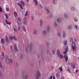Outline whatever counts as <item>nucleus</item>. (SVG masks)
Wrapping results in <instances>:
<instances>
[{
	"mask_svg": "<svg viewBox=\"0 0 79 79\" xmlns=\"http://www.w3.org/2000/svg\"><path fill=\"white\" fill-rule=\"evenodd\" d=\"M57 54L58 56H59L60 58L61 59L63 58V55L60 54V50H59V49L57 50Z\"/></svg>",
	"mask_w": 79,
	"mask_h": 79,
	"instance_id": "nucleus-3",
	"label": "nucleus"
},
{
	"mask_svg": "<svg viewBox=\"0 0 79 79\" xmlns=\"http://www.w3.org/2000/svg\"><path fill=\"white\" fill-rule=\"evenodd\" d=\"M28 12H27V11L25 14V16H28Z\"/></svg>",
	"mask_w": 79,
	"mask_h": 79,
	"instance_id": "nucleus-22",
	"label": "nucleus"
},
{
	"mask_svg": "<svg viewBox=\"0 0 79 79\" xmlns=\"http://www.w3.org/2000/svg\"><path fill=\"white\" fill-rule=\"evenodd\" d=\"M33 1H34V2H35V6H37L38 3L37 1V0H33Z\"/></svg>",
	"mask_w": 79,
	"mask_h": 79,
	"instance_id": "nucleus-8",
	"label": "nucleus"
},
{
	"mask_svg": "<svg viewBox=\"0 0 79 79\" xmlns=\"http://www.w3.org/2000/svg\"><path fill=\"white\" fill-rule=\"evenodd\" d=\"M3 55H4V52H3L2 54V55L3 56V58L4 57V56Z\"/></svg>",
	"mask_w": 79,
	"mask_h": 79,
	"instance_id": "nucleus-53",
	"label": "nucleus"
},
{
	"mask_svg": "<svg viewBox=\"0 0 79 79\" xmlns=\"http://www.w3.org/2000/svg\"><path fill=\"white\" fill-rule=\"evenodd\" d=\"M10 49L11 50L12 48V46H10Z\"/></svg>",
	"mask_w": 79,
	"mask_h": 79,
	"instance_id": "nucleus-55",
	"label": "nucleus"
},
{
	"mask_svg": "<svg viewBox=\"0 0 79 79\" xmlns=\"http://www.w3.org/2000/svg\"><path fill=\"white\" fill-rule=\"evenodd\" d=\"M14 15L15 17H16L17 16V13L16 12H15L14 13Z\"/></svg>",
	"mask_w": 79,
	"mask_h": 79,
	"instance_id": "nucleus-18",
	"label": "nucleus"
},
{
	"mask_svg": "<svg viewBox=\"0 0 79 79\" xmlns=\"http://www.w3.org/2000/svg\"><path fill=\"white\" fill-rule=\"evenodd\" d=\"M64 17L65 18H68V16H67V15H66V14H64Z\"/></svg>",
	"mask_w": 79,
	"mask_h": 79,
	"instance_id": "nucleus-31",
	"label": "nucleus"
},
{
	"mask_svg": "<svg viewBox=\"0 0 79 79\" xmlns=\"http://www.w3.org/2000/svg\"><path fill=\"white\" fill-rule=\"evenodd\" d=\"M0 67H1V68L2 67V63H0Z\"/></svg>",
	"mask_w": 79,
	"mask_h": 79,
	"instance_id": "nucleus-44",
	"label": "nucleus"
},
{
	"mask_svg": "<svg viewBox=\"0 0 79 79\" xmlns=\"http://www.w3.org/2000/svg\"><path fill=\"white\" fill-rule=\"evenodd\" d=\"M18 20L19 21H21V18L20 17H18Z\"/></svg>",
	"mask_w": 79,
	"mask_h": 79,
	"instance_id": "nucleus-32",
	"label": "nucleus"
},
{
	"mask_svg": "<svg viewBox=\"0 0 79 79\" xmlns=\"http://www.w3.org/2000/svg\"><path fill=\"white\" fill-rule=\"evenodd\" d=\"M0 12H2V8L0 7Z\"/></svg>",
	"mask_w": 79,
	"mask_h": 79,
	"instance_id": "nucleus-33",
	"label": "nucleus"
},
{
	"mask_svg": "<svg viewBox=\"0 0 79 79\" xmlns=\"http://www.w3.org/2000/svg\"><path fill=\"white\" fill-rule=\"evenodd\" d=\"M53 77V76L51 75L49 79H52V77Z\"/></svg>",
	"mask_w": 79,
	"mask_h": 79,
	"instance_id": "nucleus-40",
	"label": "nucleus"
},
{
	"mask_svg": "<svg viewBox=\"0 0 79 79\" xmlns=\"http://www.w3.org/2000/svg\"><path fill=\"white\" fill-rule=\"evenodd\" d=\"M74 42H76V40L74 39Z\"/></svg>",
	"mask_w": 79,
	"mask_h": 79,
	"instance_id": "nucleus-49",
	"label": "nucleus"
},
{
	"mask_svg": "<svg viewBox=\"0 0 79 79\" xmlns=\"http://www.w3.org/2000/svg\"><path fill=\"white\" fill-rule=\"evenodd\" d=\"M74 27L75 28H76V29H77V26H76V25H75Z\"/></svg>",
	"mask_w": 79,
	"mask_h": 79,
	"instance_id": "nucleus-35",
	"label": "nucleus"
},
{
	"mask_svg": "<svg viewBox=\"0 0 79 79\" xmlns=\"http://www.w3.org/2000/svg\"><path fill=\"white\" fill-rule=\"evenodd\" d=\"M5 16H6V19H8V15L6 14H4Z\"/></svg>",
	"mask_w": 79,
	"mask_h": 79,
	"instance_id": "nucleus-19",
	"label": "nucleus"
},
{
	"mask_svg": "<svg viewBox=\"0 0 79 79\" xmlns=\"http://www.w3.org/2000/svg\"><path fill=\"white\" fill-rule=\"evenodd\" d=\"M2 72H0V76H2Z\"/></svg>",
	"mask_w": 79,
	"mask_h": 79,
	"instance_id": "nucleus-45",
	"label": "nucleus"
},
{
	"mask_svg": "<svg viewBox=\"0 0 79 79\" xmlns=\"http://www.w3.org/2000/svg\"><path fill=\"white\" fill-rule=\"evenodd\" d=\"M40 26L41 27L42 26V20H40Z\"/></svg>",
	"mask_w": 79,
	"mask_h": 79,
	"instance_id": "nucleus-20",
	"label": "nucleus"
},
{
	"mask_svg": "<svg viewBox=\"0 0 79 79\" xmlns=\"http://www.w3.org/2000/svg\"><path fill=\"white\" fill-rule=\"evenodd\" d=\"M20 27H19V26L18 28V29L19 30H19H20Z\"/></svg>",
	"mask_w": 79,
	"mask_h": 79,
	"instance_id": "nucleus-43",
	"label": "nucleus"
},
{
	"mask_svg": "<svg viewBox=\"0 0 79 79\" xmlns=\"http://www.w3.org/2000/svg\"><path fill=\"white\" fill-rule=\"evenodd\" d=\"M43 34H44V35H45V34H47V32H46L45 31H43Z\"/></svg>",
	"mask_w": 79,
	"mask_h": 79,
	"instance_id": "nucleus-25",
	"label": "nucleus"
},
{
	"mask_svg": "<svg viewBox=\"0 0 79 79\" xmlns=\"http://www.w3.org/2000/svg\"><path fill=\"white\" fill-rule=\"evenodd\" d=\"M63 36L64 37H65V32H63Z\"/></svg>",
	"mask_w": 79,
	"mask_h": 79,
	"instance_id": "nucleus-26",
	"label": "nucleus"
},
{
	"mask_svg": "<svg viewBox=\"0 0 79 79\" xmlns=\"http://www.w3.org/2000/svg\"><path fill=\"white\" fill-rule=\"evenodd\" d=\"M71 9L72 11H73L75 10V8H74V7H72L71 8Z\"/></svg>",
	"mask_w": 79,
	"mask_h": 79,
	"instance_id": "nucleus-34",
	"label": "nucleus"
},
{
	"mask_svg": "<svg viewBox=\"0 0 79 79\" xmlns=\"http://www.w3.org/2000/svg\"><path fill=\"white\" fill-rule=\"evenodd\" d=\"M72 49L73 51H76V44L74 42H73L72 44Z\"/></svg>",
	"mask_w": 79,
	"mask_h": 79,
	"instance_id": "nucleus-2",
	"label": "nucleus"
},
{
	"mask_svg": "<svg viewBox=\"0 0 79 79\" xmlns=\"http://www.w3.org/2000/svg\"><path fill=\"white\" fill-rule=\"evenodd\" d=\"M52 78H53V79H55V76H53V77Z\"/></svg>",
	"mask_w": 79,
	"mask_h": 79,
	"instance_id": "nucleus-48",
	"label": "nucleus"
},
{
	"mask_svg": "<svg viewBox=\"0 0 79 79\" xmlns=\"http://www.w3.org/2000/svg\"><path fill=\"white\" fill-rule=\"evenodd\" d=\"M6 10L7 12H9V11L10 10V9L8 8H6Z\"/></svg>",
	"mask_w": 79,
	"mask_h": 79,
	"instance_id": "nucleus-27",
	"label": "nucleus"
},
{
	"mask_svg": "<svg viewBox=\"0 0 79 79\" xmlns=\"http://www.w3.org/2000/svg\"><path fill=\"white\" fill-rule=\"evenodd\" d=\"M67 51H65L63 53L64 54V55H66V53H67Z\"/></svg>",
	"mask_w": 79,
	"mask_h": 79,
	"instance_id": "nucleus-29",
	"label": "nucleus"
},
{
	"mask_svg": "<svg viewBox=\"0 0 79 79\" xmlns=\"http://www.w3.org/2000/svg\"><path fill=\"white\" fill-rule=\"evenodd\" d=\"M52 52V53L53 54H54V53H55V51H53Z\"/></svg>",
	"mask_w": 79,
	"mask_h": 79,
	"instance_id": "nucleus-47",
	"label": "nucleus"
},
{
	"mask_svg": "<svg viewBox=\"0 0 79 79\" xmlns=\"http://www.w3.org/2000/svg\"><path fill=\"white\" fill-rule=\"evenodd\" d=\"M23 23L24 24H26V19L25 18H24L23 19Z\"/></svg>",
	"mask_w": 79,
	"mask_h": 79,
	"instance_id": "nucleus-13",
	"label": "nucleus"
},
{
	"mask_svg": "<svg viewBox=\"0 0 79 79\" xmlns=\"http://www.w3.org/2000/svg\"><path fill=\"white\" fill-rule=\"evenodd\" d=\"M66 44H67V41L65 40L64 43V45H66Z\"/></svg>",
	"mask_w": 79,
	"mask_h": 79,
	"instance_id": "nucleus-21",
	"label": "nucleus"
},
{
	"mask_svg": "<svg viewBox=\"0 0 79 79\" xmlns=\"http://www.w3.org/2000/svg\"><path fill=\"white\" fill-rule=\"evenodd\" d=\"M74 19V21H75V22H77V20H76V19Z\"/></svg>",
	"mask_w": 79,
	"mask_h": 79,
	"instance_id": "nucleus-57",
	"label": "nucleus"
},
{
	"mask_svg": "<svg viewBox=\"0 0 79 79\" xmlns=\"http://www.w3.org/2000/svg\"><path fill=\"white\" fill-rule=\"evenodd\" d=\"M40 7H41V8H43V6H41V5H40Z\"/></svg>",
	"mask_w": 79,
	"mask_h": 79,
	"instance_id": "nucleus-59",
	"label": "nucleus"
},
{
	"mask_svg": "<svg viewBox=\"0 0 79 79\" xmlns=\"http://www.w3.org/2000/svg\"><path fill=\"white\" fill-rule=\"evenodd\" d=\"M58 69L60 70V71H63V68H62V67L59 68Z\"/></svg>",
	"mask_w": 79,
	"mask_h": 79,
	"instance_id": "nucleus-17",
	"label": "nucleus"
},
{
	"mask_svg": "<svg viewBox=\"0 0 79 79\" xmlns=\"http://www.w3.org/2000/svg\"><path fill=\"white\" fill-rule=\"evenodd\" d=\"M78 59L79 60V57L78 58Z\"/></svg>",
	"mask_w": 79,
	"mask_h": 79,
	"instance_id": "nucleus-63",
	"label": "nucleus"
},
{
	"mask_svg": "<svg viewBox=\"0 0 79 79\" xmlns=\"http://www.w3.org/2000/svg\"><path fill=\"white\" fill-rule=\"evenodd\" d=\"M68 47H67L66 48V49H65V51H67L68 52Z\"/></svg>",
	"mask_w": 79,
	"mask_h": 79,
	"instance_id": "nucleus-39",
	"label": "nucleus"
},
{
	"mask_svg": "<svg viewBox=\"0 0 79 79\" xmlns=\"http://www.w3.org/2000/svg\"><path fill=\"white\" fill-rule=\"evenodd\" d=\"M17 23L18 24V25L19 26V23L18 22V21H17Z\"/></svg>",
	"mask_w": 79,
	"mask_h": 79,
	"instance_id": "nucleus-56",
	"label": "nucleus"
},
{
	"mask_svg": "<svg viewBox=\"0 0 79 79\" xmlns=\"http://www.w3.org/2000/svg\"><path fill=\"white\" fill-rule=\"evenodd\" d=\"M1 22V20H0V22Z\"/></svg>",
	"mask_w": 79,
	"mask_h": 79,
	"instance_id": "nucleus-64",
	"label": "nucleus"
},
{
	"mask_svg": "<svg viewBox=\"0 0 79 79\" xmlns=\"http://www.w3.org/2000/svg\"><path fill=\"white\" fill-rule=\"evenodd\" d=\"M5 21L6 22V23L7 24H8L9 25H10L11 24V23L10 22H8V20H5Z\"/></svg>",
	"mask_w": 79,
	"mask_h": 79,
	"instance_id": "nucleus-6",
	"label": "nucleus"
},
{
	"mask_svg": "<svg viewBox=\"0 0 79 79\" xmlns=\"http://www.w3.org/2000/svg\"><path fill=\"white\" fill-rule=\"evenodd\" d=\"M56 77H59L60 76V74H59V73H56Z\"/></svg>",
	"mask_w": 79,
	"mask_h": 79,
	"instance_id": "nucleus-14",
	"label": "nucleus"
},
{
	"mask_svg": "<svg viewBox=\"0 0 79 79\" xmlns=\"http://www.w3.org/2000/svg\"><path fill=\"white\" fill-rule=\"evenodd\" d=\"M68 28L69 29H72V26H69L68 27Z\"/></svg>",
	"mask_w": 79,
	"mask_h": 79,
	"instance_id": "nucleus-28",
	"label": "nucleus"
},
{
	"mask_svg": "<svg viewBox=\"0 0 79 79\" xmlns=\"http://www.w3.org/2000/svg\"><path fill=\"white\" fill-rule=\"evenodd\" d=\"M30 49H31V48H32V44H31L30 45Z\"/></svg>",
	"mask_w": 79,
	"mask_h": 79,
	"instance_id": "nucleus-41",
	"label": "nucleus"
},
{
	"mask_svg": "<svg viewBox=\"0 0 79 79\" xmlns=\"http://www.w3.org/2000/svg\"><path fill=\"white\" fill-rule=\"evenodd\" d=\"M70 42H73V38H70Z\"/></svg>",
	"mask_w": 79,
	"mask_h": 79,
	"instance_id": "nucleus-24",
	"label": "nucleus"
},
{
	"mask_svg": "<svg viewBox=\"0 0 79 79\" xmlns=\"http://www.w3.org/2000/svg\"><path fill=\"white\" fill-rule=\"evenodd\" d=\"M1 41L2 44L3 45V44H4V42H5V41L4 40V39H2L1 40Z\"/></svg>",
	"mask_w": 79,
	"mask_h": 79,
	"instance_id": "nucleus-16",
	"label": "nucleus"
},
{
	"mask_svg": "<svg viewBox=\"0 0 79 79\" xmlns=\"http://www.w3.org/2000/svg\"><path fill=\"white\" fill-rule=\"evenodd\" d=\"M5 41L7 43H8L9 42L8 39V37H7V36H6L5 37Z\"/></svg>",
	"mask_w": 79,
	"mask_h": 79,
	"instance_id": "nucleus-10",
	"label": "nucleus"
},
{
	"mask_svg": "<svg viewBox=\"0 0 79 79\" xmlns=\"http://www.w3.org/2000/svg\"><path fill=\"white\" fill-rule=\"evenodd\" d=\"M18 5H19L21 8L22 10H23V6H22V5L20 4V3H18Z\"/></svg>",
	"mask_w": 79,
	"mask_h": 79,
	"instance_id": "nucleus-9",
	"label": "nucleus"
},
{
	"mask_svg": "<svg viewBox=\"0 0 79 79\" xmlns=\"http://www.w3.org/2000/svg\"><path fill=\"white\" fill-rule=\"evenodd\" d=\"M62 79H64V77H62Z\"/></svg>",
	"mask_w": 79,
	"mask_h": 79,
	"instance_id": "nucleus-58",
	"label": "nucleus"
},
{
	"mask_svg": "<svg viewBox=\"0 0 79 79\" xmlns=\"http://www.w3.org/2000/svg\"><path fill=\"white\" fill-rule=\"evenodd\" d=\"M71 65L72 67L73 68H75V65L74 63H71Z\"/></svg>",
	"mask_w": 79,
	"mask_h": 79,
	"instance_id": "nucleus-11",
	"label": "nucleus"
},
{
	"mask_svg": "<svg viewBox=\"0 0 79 79\" xmlns=\"http://www.w3.org/2000/svg\"><path fill=\"white\" fill-rule=\"evenodd\" d=\"M68 69H67V71L68 72H69V73H71V71H70V70H69V68L68 67Z\"/></svg>",
	"mask_w": 79,
	"mask_h": 79,
	"instance_id": "nucleus-30",
	"label": "nucleus"
},
{
	"mask_svg": "<svg viewBox=\"0 0 79 79\" xmlns=\"http://www.w3.org/2000/svg\"><path fill=\"white\" fill-rule=\"evenodd\" d=\"M15 50L16 52H18V49H17V47H16V44H15Z\"/></svg>",
	"mask_w": 79,
	"mask_h": 79,
	"instance_id": "nucleus-12",
	"label": "nucleus"
},
{
	"mask_svg": "<svg viewBox=\"0 0 79 79\" xmlns=\"http://www.w3.org/2000/svg\"><path fill=\"white\" fill-rule=\"evenodd\" d=\"M46 10L47 11L48 13H49V12H50V11L48 10V9H46Z\"/></svg>",
	"mask_w": 79,
	"mask_h": 79,
	"instance_id": "nucleus-37",
	"label": "nucleus"
},
{
	"mask_svg": "<svg viewBox=\"0 0 79 79\" xmlns=\"http://www.w3.org/2000/svg\"><path fill=\"white\" fill-rule=\"evenodd\" d=\"M27 77V75L25 76V77Z\"/></svg>",
	"mask_w": 79,
	"mask_h": 79,
	"instance_id": "nucleus-62",
	"label": "nucleus"
},
{
	"mask_svg": "<svg viewBox=\"0 0 79 79\" xmlns=\"http://www.w3.org/2000/svg\"><path fill=\"white\" fill-rule=\"evenodd\" d=\"M77 71H78V70H77V69L76 70V73H77Z\"/></svg>",
	"mask_w": 79,
	"mask_h": 79,
	"instance_id": "nucleus-54",
	"label": "nucleus"
},
{
	"mask_svg": "<svg viewBox=\"0 0 79 79\" xmlns=\"http://www.w3.org/2000/svg\"><path fill=\"white\" fill-rule=\"evenodd\" d=\"M23 30L24 31H25V32H26V28H25V27H23L22 28Z\"/></svg>",
	"mask_w": 79,
	"mask_h": 79,
	"instance_id": "nucleus-23",
	"label": "nucleus"
},
{
	"mask_svg": "<svg viewBox=\"0 0 79 79\" xmlns=\"http://www.w3.org/2000/svg\"><path fill=\"white\" fill-rule=\"evenodd\" d=\"M59 36V37H61V35L60 34V33H58L57 34Z\"/></svg>",
	"mask_w": 79,
	"mask_h": 79,
	"instance_id": "nucleus-38",
	"label": "nucleus"
},
{
	"mask_svg": "<svg viewBox=\"0 0 79 79\" xmlns=\"http://www.w3.org/2000/svg\"><path fill=\"white\" fill-rule=\"evenodd\" d=\"M31 19L32 20H34V17L32 16L31 17Z\"/></svg>",
	"mask_w": 79,
	"mask_h": 79,
	"instance_id": "nucleus-51",
	"label": "nucleus"
},
{
	"mask_svg": "<svg viewBox=\"0 0 79 79\" xmlns=\"http://www.w3.org/2000/svg\"><path fill=\"white\" fill-rule=\"evenodd\" d=\"M27 1V2H29V0H26Z\"/></svg>",
	"mask_w": 79,
	"mask_h": 79,
	"instance_id": "nucleus-61",
	"label": "nucleus"
},
{
	"mask_svg": "<svg viewBox=\"0 0 79 79\" xmlns=\"http://www.w3.org/2000/svg\"><path fill=\"white\" fill-rule=\"evenodd\" d=\"M64 58H65V61H67L68 60V56H66V55H64Z\"/></svg>",
	"mask_w": 79,
	"mask_h": 79,
	"instance_id": "nucleus-7",
	"label": "nucleus"
},
{
	"mask_svg": "<svg viewBox=\"0 0 79 79\" xmlns=\"http://www.w3.org/2000/svg\"><path fill=\"white\" fill-rule=\"evenodd\" d=\"M71 65V64L70 63L68 62V65Z\"/></svg>",
	"mask_w": 79,
	"mask_h": 79,
	"instance_id": "nucleus-50",
	"label": "nucleus"
},
{
	"mask_svg": "<svg viewBox=\"0 0 79 79\" xmlns=\"http://www.w3.org/2000/svg\"><path fill=\"white\" fill-rule=\"evenodd\" d=\"M57 23H59V22H60V19H57Z\"/></svg>",
	"mask_w": 79,
	"mask_h": 79,
	"instance_id": "nucleus-42",
	"label": "nucleus"
},
{
	"mask_svg": "<svg viewBox=\"0 0 79 79\" xmlns=\"http://www.w3.org/2000/svg\"><path fill=\"white\" fill-rule=\"evenodd\" d=\"M9 39H11V40H12L13 39H14V40H16V37H15V36L10 37Z\"/></svg>",
	"mask_w": 79,
	"mask_h": 79,
	"instance_id": "nucleus-5",
	"label": "nucleus"
},
{
	"mask_svg": "<svg viewBox=\"0 0 79 79\" xmlns=\"http://www.w3.org/2000/svg\"><path fill=\"white\" fill-rule=\"evenodd\" d=\"M40 76V72L39 71H37L36 73V75L35 79H39V77Z\"/></svg>",
	"mask_w": 79,
	"mask_h": 79,
	"instance_id": "nucleus-4",
	"label": "nucleus"
},
{
	"mask_svg": "<svg viewBox=\"0 0 79 79\" xmlns=\"http://www.w3.org/2000/svg\"><path fill=\"white\" fill-rule=\"evenodd\" d=\"M49 29H50V27H48V31H49Z\"/></svg>",
	"mask_w": 79,
	"mask_h": 79,
	"instance_id": "nucleus-52",
	"label": "nucleus"
},
{
	"mask_svg": "<svg viewBox=\"0 0 79 79\" xmlns=\"http://www.w3.org/2000/svg\"><path fill=\"white\" fill-rule=\"evenodd\" d=\"M21 3L22 4V5H23V6H24L25 5V4H24V2H23V1L22 0L21 1Z\"/></svg>",
	"mask_w": 79,
	"mask_h": 79,
	"instance_id": "nucleus-15",
	"label": "nucleus"
},
{
	"mask_svg": "<svg viewBox=\"0 0 79 79\" xmlns=\"http://www.w3.org/2000/svg\"><path fill=\"white\" fill-rule=\"evenodd\" d=\"M34 34H36V31H35L34 32Z\"/></svg>",
	"mask_w": 79,
	"mask_h": 79,
	"instance_id": "nucleus-46",
	"label": "nucleus"
},
{
	"mask_svg": "<svg viewBox=\"0 0 79 79\" xmlns=\"http://www.w3.org/2000/svg\"><path fill=\"white\" fill-rule=\"evenodd\" d=\"M14 31H15V32H17V29H16L14 28Z\"/></svg>",
	"mask_w": 79,
	"mask_h": 79,
	"instance_id": "nucleus-36",
	"label": "nucleus"
},
{
	"mask_svg": "<svg viewBox=\"0 0 79 79\" xmlns=\"http://www.w3.org/2000/svg\"><path fill=\"white\" fill-rule=\"evenodd\" d=\"M53 2H54V4H55V0H53Z\"/></svg>",
	"mask_w": 79,
	"mask_h": 79,
	"instance_id": "nucleus-60",
	"label": "nucleus"
},
{
	"mask_svg": "<svg viewBox=\"0 0 79 79\" xmlns=\"http://www.w3.org/2000/svg\"><path fill=\"white\" fill-rule=\"evenodd\" d=\"M5 59L6 60V62L7 64H8V63H12L13 61H12V60L10 59H8V57L7 56H5Z\"/></svg>",
	"mask_w": 79,
	"mask_h": 79,
	"instance_id": "nucleus-1",
	"label": "nucleus"
}]
</instances>
